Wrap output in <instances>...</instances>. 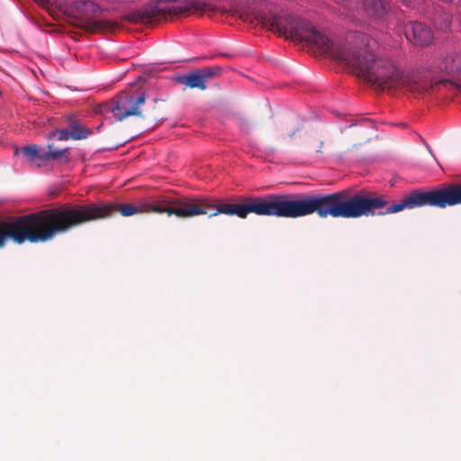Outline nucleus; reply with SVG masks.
<instances>
[{
	"instance_id": "nucleus-1",
	"label": "nucleus",
	"mask_w": 461,
	"mask_h": 461,
	"mask_svg": "<svg viewBox=\"0 0 461 461\" xmlns=\"http://www.w3.org/2000/svg\"><path fill=\"white\" fill-rule=\"evenodd\" d=\"M239 203H214L209 199L183 197L182 211L176 212L179 218H190L207 214L209 217L221 213L245 219L249 213L259 216L296 219L316 212L321 218L357 219L376 215L377 208L384 203L374 198V194L358 191L351 194L349 189L328 194H267L264 196H240Z\"/></svg>"
},
{
	"instance_id": "nucleus-2",
	"label": "nucleus",
	"mask_w": 461,
	"mask_h": 461,
	"mask_svg": "<svg viewBox=\"0 0 461 461\" xmlns=\"http://www.w3.org/2000/svg\"><path fill=\"white\" fill-rule=\"evenodd\" d=\"M180 203H183V197L138 203H65L18 217L13 221H0V249L5 246L8 240L17 244L25 241L47 242L57 235L68 232L86 222L110 217L116 212L124 217L149 212H166L168 216H176V212L183 210Z\"/></svg>"
},
{
	"instance_id": "nucleus-3",
	"label": "nucleus",
	"mask_w": 461,
	"mask_h": 461,
	"mask_svg": "<svg viewBox=\"0 0 461 461\" xmlns=\"http://www.w3.org/2000/svg\"><path fill=\"white\" fill-rule=\"evenodd\" d=\"M321 36L327 40V50L317 42H310L309 45L315 48L320 54L334 58L358 77L377 86L381 90L405 89L422 94L440 85L445 87L458 86L449 79H441L433 85L423 72L400 71L392 60L375 56L374 50L377 47V42L368 34L351 32L347 36L346 42L338 45H333L323 33Z\"/></svg>"
},
{
	"instance_id": "nucleus-4",
	"label": "nucleus",
	"mask_w": 461,
	"mask_h": 461,
	"mask_svg": "<svg viewBox=\"0 0 461 461\" xmlns=\"http://www.w3.org/2000/svg\"><path fill=\"white\" fill-rule=\"evenodd\" d=\"M221 11L223 14L238 17L243 22H257V24H261L279 36L305 41L308 45L310 42H317L324 50H328L327 40L311 23L292 14H265L258 9L254 0H230L229 8H222Z\"/></svg>"
},
{
	"instance_id": "nucleus-5",
	"label": "nucleus",
	"mask_w": 461,
	"mask_h": 461,
	"mask_svg": "<svg viewBox=\"0 0 461 461\" xmlns=\"http://www.w3.org/2000/svg\"><path fill=\"white\" fill-rule=\"evenodd\" d=\"M374 198L381 199L384 203L376 210V215L379 216L423 206L446 208L461 203V184L425 192L414 189L398 202H391L384 195L374 194Z\"/></svg>"
},
{
	"instance_id": "nucleus-6",
	"label": "nucleus",
	"mask_w": 461,
	"mask_h": 461,
	"mask_svg": "<svg viewBox=\"0 0 461 461\" xmlns=\"http://www.w3.org/2000/svg\"><path fill=\"white\" fill-rule=\"evenodd\" d=\"M213 12L214 7L203 0H154L127 14L131 23L153 24L167 16Z\"/></svg>"
},
{
	"instance_id": "nucleus-7",
	"label": "nucleus",
	"mask_w": 461,
	"mask_h": 461,
	"mask_svg": "<svg viewBox=\"0 0 461 461\" xmlns=\"http://www.w3.org/2000/svg\"><path fill=\"white\" fill-rule=\"evenodd\" d=\"M145 99L144 93L138 97H134L128 93H121L115 99L106 104L104 109L112 112L118 121H122L130 116H141L155 122H162L165 119L164 114L155 112L157 108H160L157 107L159 104L157 100L152 101L154 112L147 114L141 113L140 106L144 104Z\"/></svg>"
},
{
	"instance_id": "nucleus-8",
	"label": "nucleus",
	"mask_w": 461,
	"mask_h": 461,
	"mask_svg": "<svg viewBox=\"0 0 461 461\" xmlns=\"http://www.w3.org/2000/svg\"><path fill=\"white\" fill-rule=\"evenodd\" d=\"M72 11L75 13L70 23L88 32H95L102 29V23L94 20L95 15L100 11V7L90 0H76L72 4Z\"/></svg>"
},
{
	"instance_id": "nucleus-9",
	"label": "nucleus",
	"mask_w": 461,
	"mask_h": 461,
	"mask_svg": "<svg viewBox=\"0 0 461 461\" xmlns=\"http://www.w3.org/2000/svg\"><path fill=\"white\" fill-rule=\"evenodd\" d=\"M218 67H206L196 69L180 78V82L189 88H197L199 90H205L207 84L210 80L214 78L219 71Z\"/></svg>"
},
{
	"instance_id": "nucleus-10",
	"label": "nucleus",
	"mask_w": 461,
	"mask_h": 461,
	"mask_svg": "<svg viewBox=\"0 0 461 461\" xmlns=\"http://www.w3.org/2000/svg\"><path fill=\"white\" fill-rule=\"evenodd\" d=\"M404 34L410 42L420 47L429 45L432 41L431 30L420 22L407 23L404 27Z\"/></svg>"
},
{
	"instance_id": "nucleus-11",
	"label": "nucleus",
	"mask_w": 461,
	"mask_h": 461,
	"mask_svg": "<svg viewBox=\"0 0 461 461\" xmlns=\"http://www.w3.org/2000/svg\"><path fill=\"white\" fill-rule=\"evenodd\" d=\"M436 68L448 75L461 76V51H452L440 57L436 62Z\"/></svg>"
},
{
	"instance_id": "nucleus-12",
	"label": "nucleus",
	"mask_w": 461,
	"mask_h": 461,
	"mask_svg": "<svg viewBox=\"0 0 461 461\" xmlns=\"http://www.w3.org/2000/svg\"><path fill=\"white\" fill-rule=\"evenodd\" d=\"M366 14L374 19H384L388 12L386 0H364Z\"/></svg>"
},
{
	"instance_id": "nucleus-13",
	"label": "nucleus",
	"mask_w": 461,
	"mask_h": 461,
	"mask_svg": "<svg viewBox=\"0 0 461 461\" xmlns=\"http://www.w3.org/2000/svg\"><path fill=\"white\" fill-rule=\"evenodd\" d=\"M68 126L70 129V137L72 140H84L93 134V130L83 126L74 117H69Z\"/></svg>"
},
{
	"instance_id": "nucleus-14",
	"label": "nucleus",
	"mask_w": 461,
	"mask_h": 461,
	"mask_svg": "<svg viewBox=\"0 0 461 461\" xmlns=\"http://www.w3.org/2000/svg\"><path fill=\"white\" fill-rule=\"evenodd\" d=\"M49 151H44L41 156V160L48 161L50 159H64L65 163H68L69 159L66 156L67 149H52L53 145H48Z\"/></svg>"
},
{
	"instance_id": "nucleus-15",
	"label": "nucleus",
	"mask_w": 461,
	"mask_h": 461,
	"mask_svg": "<svg viewBox=\"0 0 461 461\" xmlns=\"http://www.w3.org/2000/svg\"><path fill=\"white\" fill-rule=\"evenodd\" d=\"M325 143V138L321 133L315 132L311 135L310 140L307 143V149L313 150L316 153H322V148Z\"/></svg>"
},
{
	"instance_id": "nucleus-16",
	"label": "nucleus",
	"mask_w": 461,
	"mask_h": 461,
	"mask_svg": "<svg viewBox=\"0 0 461 461\" xmlns=\"http://www.w3.org/2000/svg\"><path fill=\"white\" fill-rule=\"evenodd\" d=\"M19 151H21L24 156L28 157L31 162L34 161L36 158L41 159V156L43 153L40 151L36 145L24 146L20 149H15V153H18Z\"/></svg>"
},
{
	"instance_id": "nucleus-17",
	"label": "nucleus",
	"mask_w": 461,
	"mask_h": 461,
	"mask_svg": "<svg viewBox=\"0 0 461 461\" xmlns=\"http://www.w3.org/2000/svg\"><path fill=\"white\" fill-rule=\"evenodd\" d=\"M439 19L442 21L441 22L438 21V20L434 21L435 26L440 31L447 30L451 25V21H450L449 15L445 14L441 17H438V20Z\"/></svg>"
},
{
	"instance_id": "nucleus-18",
	"label": "nucleus",
	"mask_w": 461,
	"mask_h": 461,
	"mask_svg": "<svg viewBox=\"0 0 461 461\" xmlns=\"http://www.w3.org/2000/svg\"><path fill=\"white\" fill-rule=\"evenodd\" d=\"M55 136L58 137L59 140H68L71 139L69 127L68 129L57 130L50 133V138Z\"/></svg>"
},
{
	"instance_id": "nucleus-19",
	"label": "nucleus",
	"mask_w": 461,
	"mask_h": 461,
	"mask_svg": "<svg viewBox=\"0 0 461 461\" xmlns=\"http://www.w3.org/2000/svg\"><path fill=\"white\" fill-rule=\"evenodd\" d=\"M302 129V126L295 128L293 131L288 134L289 138L294 137L295 133Z\"/></svg>"
},
{
	"instance_id": "nucleus-20",
	"label": "nucleus",
	"mask_w": 461,
	"mask_h": 461,
	"mask_svg": "<svg viewBox=\"0 0 461 461\" xmlns=\"http://www.w3.org/2000/svg\"><path fill=\"white\" fill-rule=\"evenodd\" d=\"M334 1L337 2L338 4H342V3L347 2V0H334Z\"/></svg>"
}]
</instances>
